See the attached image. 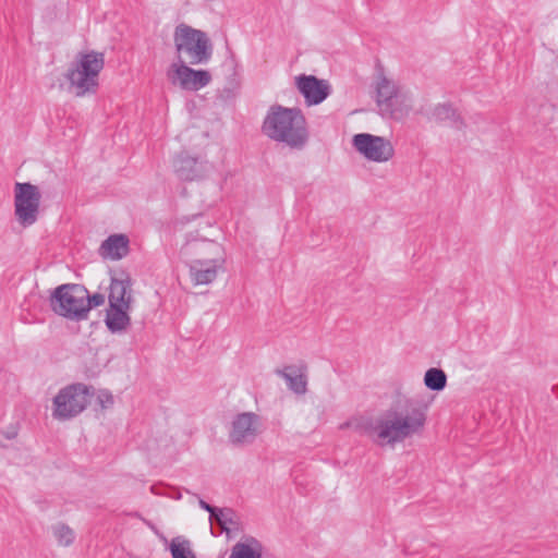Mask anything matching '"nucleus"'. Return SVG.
I'll return each instance as SVG.
<instances>
[{
    "instance_id": "9",
    "label": "nucleus",
    "mask_w": 558,
    "mask_h": 558,
    "mask_svg": "<svg viewBox=\"0 0 558 558\" xmlns=\"http://www.w3.org/2000/svg\"><path fill=\"white\" fill-rule=\"evenodd\" d=\"M263 430L259 415L243 412L234 416L229 430V441L234 446H246L255 441Z\"/></svg>"
},
{
    "instance_id": "20",
    "label": "nucleus",
    "mask_w": 558,
    "mask_h": 558,
    "mask_svg": "<svg viewBox=\"0 0 558 558\" xmlns=\"http://www.w3.org/2000/svg\"><path fill=\"white\" fill-rule=\"evenodd\" d=\"M430 119L436 122H449L452 126L460 129L463 121L457 110L449 104H439L434 107Z\"/></svg>"
},
{
    "instance_id": "3",
    "label": "nucleus",
    "mask_w": 558,
    "mask_h": 558,
    "mask_svg": "<svg viewBox=\"0 0 558 558\" xmlns=\"http://www.w3.org/2000/svg\"><path fill=\"white\" fill-rule=\"evenodd\" d=\"M105 65V56L102 52L88 51L80 52L75 61L65 73V78L70 83V88L74 89L76 97H83L86 94L95 93L98 87L99 73Z\"/></svg>"
},
{
    "instance_id": "4",
    "label": "nucleus",
    "mask_w": 558,
    "mask_h": 558,
    "mask_svg": "<svg viewBox=\"0 0 558 558\" xmlns=\"http://www.w3.org/2000/svg\"><path fill=\"white\" fill-rule=\"evenodd\" d=\"M87 289L76 283L57 287L50 298L53 312L72 320H83L88 315Z\"/></svg>"
},
{
    "instance_id": "5",
    "label": "nucleus",
    "mask_w": 558,
    "mask_h": 558,
    "mask_svg": "<svg viewBox=\"0 0 558 558\" xmlns=\"http://www.w3.org/2000/svg\"><path fill=\"white\" fill-rule=\"evenodd\" d=\"M373 87L376 105L383 114L393 116L398 110L411 108L409 94L388 77L381 66L376 70Z\"/></svg>"
},
{
    "instance_id": "18",
    "label": "nucleus",
    "mask_w": 558,
    "mask_h": 558,
    "mask_svg": "<svg viewBox=\"0 0 558 558\" xmlns=\"http://www.w3.org/2000/svg\"><path fill=\"white\" fill-rule=\"evenodd\" d=\"M263 545L253 536H245L233 545L229 558H262Z\"/></svg>"
},
{
    "instance_id": "8",
    "label": "nucleus",
    "mask_w": 558,
    "mask_h": 558,
    "mask_svg": "<svg viewBox=\"0 0 558 558\" xmlns=\"http://www.w3.org/2000/svg\"><path fill=\"white\" fill-rule=\"evenodd\" d=\"M41 194L38 186L25 182L14 185V214L23 227L34 225L39 215Z\"/></svg>"
},
{
    "instance_id": "24",
    "label": "nucleus",
    "mask_w": 558,
    "mask_h": 558,
    "mask_svg": "<svg viewBox=\"0 0 558 558\" xmlns=\"http://www.w3.org/2000/svg\"><path fill=\"white\" fill-rule=\"evenodd\" d=\"M52 534L60 546L68 547L75 539L74 531L66 524L58 523L52 526Z\"/></svg>"
},
{
    "instance_id": "17",
    "label": "nucleus",
    "mask_w": 558,
    "mask_h": 558,
    "mask_svg": "<svg viewBox=\"0 0 558 558\" xmlns=\"http://www.w3.org/2000/svg\"><path fill=\"white\" fill-rule=\"evenodd\" d=\"M100 253L111 259H121L129 253V239L124 234H112L100 245Z\"/></svg>"
},
{
    "instance_id": "15",
    "label": "nucleus",
    "mask_w": 558,
    "mask_h": 558,
    "mask_svg": "<svg viewBox=\"0 0 558 558\" xmlns=\"http://www.w3.org/2000/svg\"><path fill=\"white\" fill-rule=\"evenodd\" d=\"M275 373L283 378L288 388L296 395H305L307 391V366L304 363L287 365Z\"/></svg>"
},
{
    "instance_id": "13",
    "label": "nucleus",
    "mask_w": 558,
    "mask_h": 558,
    "mask_svg": "<svg viewBox=\"0 0 558 558\" xmlns=\"http://www.w3.org/2000/svg\"><path fill=\"white\" fill-rule=\"evenodd\" d=\"M296 87L310 106L323 102L329 95V86L313 75L298 76Z\"/></svg>"
},
{
    "instance_id": "19",
    "label": "nucleus",
    "mask_w": 558,
    "mask_h": 558,
    "mask_svg": "<svg viewBox=\"0 0 558 558\" xmlns=\"http://www.w3.org/2000/svg\"><path fill=\"white\" fill-rule=\"evenodd\" d=\"M129 311L122 306H109L105 319L107 328L113 333L126 330L131 323Z\"/></svg>"
},
{
    "instance_id": "2",
    "label": "nucleus",
    "mask_w": 558,
    "mask_h": 558,
    "mask_svg": "<svg viewBox=\"0 0 558 558\" xmlns=\"http://www.w3.org/2000/svg\"><path fill=\"white\" fill-rule=\"evenodd\" d=\"M262 130L270 140L284 143L291 148H302L308 140L306 120L299 108L271 106Z\"/></svg>"
},
{
    "instance_id": "26",
    "label": "nucleus",
    "mask_w": 558,
    "mask_h": 558,
    "mask_svg": "<svg viewBox=\"0 0 558 558\" xmlns=\"http://www.w3.org/2000/svg\"><path fill=\"white\" fill-rule=\"evenodd\" d=\"M97 399L104 409H107L113 404V396L107 390L100 391Z\"/></svg>"
},
{
    "instance_id": "27",
    "label": "nucleus",
    "mask_w": 558,
    "mask_h": 558,
    "mask_svg": "<svg viewBox=\"0 0 558 558\" xmlns=\"http://www.w3.org/2000/svg\"><path fill=\"white\" fill-rule=\"evenodd\" d=\"M198 505H199V507L202 509H204L205 511L209 512V519H210V521H214V514H215V512H217L218 508L209 505L208 502H206L203 499L198 500Z\"/></svg>"
},
{
    "instance_id": "21",
    "label": "nucleus",
    "mask_w": 558,
    "mask_h": 558,
    "mask_svg": "<svg viewBox=\"0 0 558 558\" xmlns=\"http://www.w3.org/2000/svg\"><path fill=\"white\" fill-rule=\"evenodd\" d=\"M424 384L430 390L440 391L447 385V375L442 369L432 367L424 375Z\"/></svg>"
},
{
    "instance_id": "23",
    "label": "nucleus",
    "mask_w": 558,
    "mask_h": 558,
    "mask_svg": "<svg viewBox=\"0 0 558 558\" xmlns=\"http://www.w3.org/2000/svg\"><path fill=\"white\" fill-rule=\"evenodd\" d=\"M170 551L172 558H196L191 548V542L183 537H174L171 541Z\"/></svg>"
},
{
    "instance_id": "12",
    "label": "nucleus",
    "mask_w": 558,
    "mask_h": 558,
    "mask_svg": "<svg viewBox=\"0 0 558 558\" xmlns=\"http://www.w3.org/2000/svg\"><path fill=\"white\" fill-rule=\"evenodd\" d=\"M209 170L210 166L208 162L201 161L186 154H180L174 160V171L179 179L183 181L203 179Z\"/></svg>"
},
{
    "instance_id": "14",
    "label": "nucleus",
    "mask_w": 558,
    "mask_h": 558,
    "mask_svg": "<svg viewBox=\"0 0 558 558\" xmlns=\"http://www.w3.org/2000/svg\"><path fill=\"white\" fill-rule=\"evenodd\" d=\"M225 260L222 258L195 259L190 264V276L195 284H209L222 269Z\"/></svg>"
},
{
    "instance_id": "1",
    "label": "nucleus",
    "mask_w": 558,
    "mask_h": 558,
    "mask_svg": "<svg viewBox=\"0 0 558 558\" xmlns=\"http://www.w3.org/2000/svg\"><path fill=\"white\" fill-rule=\"evenodd\" d=\"M427 409L426 403L408 400L403 412L378 420L371 428V434L380 446L403 441L423 430L427 418Z\"/></svg>"
},
{
    "instance_id": "7",
    "label": "nucleus",
    "mask_w": 558,
    "mask_h": 558,
    "mask_svg": "<svg viewBox=\"0 0 558 558\" xmlns=\"http://www.w3.org/2000/svg\"><path fill=\"white\" fill-rule=\"evenodd\" d=\"M90 389L84 384H74L61 389L53 398L52 415L69 420L85 410L89 402Z\"/></svg>"
},
{
    "instance_id": "25",
    "label": "nucleus",
    "mask_w": 558,
    "mask_h": 558,
    "mask_svg": "<svg viewBox=\"0 0 558 558\" xmlns=\"http://www.w3.org/2000/svg\"><path fill=\"white\" fill-rule=\"evenodd\" d=\"M85 300L88 303L87 307L89 312L92 308L100 306L105 303V295L101 293H95L93 295H89V293L87 292V298Z\"/></svg>"
},
{
    "instance_id": "6",
    "label": "nucleus",
    "mask_w": 558,
    "mask_h": 558,
    "mask_svg": "<svg viewBox=\"0 0 558 558\" xmlns=\"http://www.w3.org/2000/svg\"><path fill=\"white\" fill-rule=\"evenodd\" d=\"M174 45L179 53L187 54L191 64L207 63L211 58L213 45L207 35L185 24L175 27Z\"/></svg>"
},
{
    "instance_id": "22",
    "label": "nucleus",
    "mask_w": 558,
    "mask_h": 558,
    "mask_svg": "<svg viewBox=\"0 0 558 558\" xmlns=\"http://www.w3.org/2000/svg\"><path fill=\"white\" fill-rule=\"evenodd\" d=\"M214 520L220 525L221 530L227 533L238 526L236 515L230 508H218L217 512L214 514Z\"/></svg>"
},
{
    "instance_id": "16",
    "label": "nucleus",
    "mask_w": 558,
    "mask_h": 558,
    "mask_svg": "<svg viewBox=\"0 0 558 558\" xmlns=\"http://www.w3.org/2000/svg\"><path fill=\"white\" fill-rule=\"evenodd\" d=\"M132 282L126 276L124 278H112L109 292V306H122L131 308Z\"/></svg>"
},
{
    "instance_id": "11",
    "label": "nucleus",
    "mask_w": 558,
    "mask_h": 558,
    "mask_svg": "<svg viewBox=\"0 0 558 558\" xmlns=\"http://www.w3.org/2000/svg\"><path fill=\"white\" fill-rule=\"evenodd\" d=\"M169 81L173 85H179L182 89L198 90L207 86L211 81V75L206 70H194L182 60L180 63H173L167 72Z\"/></svg>"
},
{
    "instance_id": "10",
    "label": "nucleus",
    "mask_w": 558,
    "mask_h": 558,
    "mask_svg": "<svg viewBox=\"0 0 558 558\" xmlns=\"http://www.w3.org/2000/svg\"><path fill=\"white\" fill-rule=\"evenodd\" d=\"M354 148L366 159L375 162H386L393 157L395 149L390 141L368 133L353 136Z\"/></svg>"
}]
</instances>
